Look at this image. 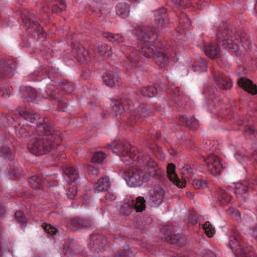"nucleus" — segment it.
<instances>
[{
  "mask_svg": "<svg viewBox=\"0 0 257 257\" xmlns=\"http://www.w3.org/2000/svg\"><path fill=\"white\" fill-rule=\"evenodd\" d=\"M63 89L67 92H71L73 91L74 87L70 83H66L64 85Z\"/></svg>",
  "mask_w": 257,
  "mask_h": 257,
  "instance_id": "61",
  "label": "nucleus"
},
{
  "mask_svg": "<svg viewBox=\"0 0 257 257\" xmlns=\"http://www.w3.org/2000/svg\"><path fill=\"white\" fill-rule=\"evenodd\" d=\"M82 55L83 58V63L88 64L91 60V57L89 54V51L87 49H84Z\"/></svg>",
  "mask_w": 257,
  "mask_h": 257,
  "instance_id": "53",
  "label": "nucleus"
},
{
  "mask_svg": "<svg viewBox=\"0 0 257 257\" xmlns=\"http://www.w3.org/2000/svg\"><path fill=\"white\" fill-rule=\"evenodd\" d=\"M125 63L126 64V69L132 70L138 66L139 64V57L137 56L130 55L126 57Z\"/></svg>",
  "mask_w": 257,
  "mask_h": 257,
  "instance_id": "34",
  "label": "nucleus"
},
{
  "mask_svg": "<svg viewBox=\"0 0 257 257\" xmlns=\"http://www.w3.org/2000/svg\"><path fill=\"white\" fill-rule=\"evenodd\" d=\"M106 154L102 152H96L92 158V162L95 163H101L106 158Z\"/></svg>",
  "mask_w": 257,
  "mask_h": 257,
  "instance_id": "43",
  "label": "nucleus"
},
{
  "mask_svg": "<svg viewBox=\"0 0 257 257\" xmlns=\"http://www.w3.org/2000/svg\"><path fill=\"white\" fill-rule=\"evenodd\" d=\"M102 35L109 41L116 44L123 43L124 41L123 37L118 34H114L110 32H103Z\"/></svg>",
  "mask_w": 257,
  "mask_h": 257,
  "instance_id": "29",
  "label": "nucleus"
},
{
  "mask_svg": "<svg viewBox=\"0 0 257 257\" xmlns=\"http://www.w3.org/2000/svg\"><path fill=\"white\" fill-rule=\"evenodd\" d=\"M20 90L23 97H24L28 102L32 101L37 97V92L36 90L32 87L24 86L21 87Z\"/></svg>",
  "mask_w": 257,
  "mask_h": 257,
  "instance_id": "24",
  "label": "nucleus"
},
{
  "mask_svg": "<svg viewBox=\"0 0 257 257\" xmlns=\"http://www.w3.org/2000/svg\"><path fill=\"white\" fill-rule=\"evenodd\" d=\"M217 89L213 86H208L205 88L203 93L208 97V101H212L215 98L214 93Z\"/></svg>",
  "mask_w": 257,
  "mask_h": 257,
  "instance_id": "42",
  "label": "nucleus"
},
{
  "mask_svg": "<svg viewBox=\"0 0 257 257\" xmlns=\"http://www.w3.org/2000/svg\"><path fill=\"white\" fill-rule=\"evenodd\" d=\"M32 132L31 128L28 126H22L20 128L16 130V133L18 136L23 139H25L30 136Z\"/></svg>",
  "mask_w": 257,
  "mask_h": 257,
  "instance_id": "37",
  "label": "nucleus"
},
{
  "mask_svg": "<svg viewBox=\"0 0 257 257\" xmlns=\"http://www.w3.org/2000/svg\"><path fill=\"white\" fill-rule=\"evenodd\" d=\"M234 34L229 29H220L216 34V41L225 49L229 50L236 56L240 55L242 51L238 43H234Z\"/></svg>",
  "mask_w": 257,
  "mask_h": 257,
  "instance_id": "3",
  "label": "nucleus"
},
{
  "mask_svg": "<svg viewBox=\"0 0 257 257\" xmlns=\"http://www.w3.org/2000/svg\"><path fill=\"white\" fill-rule=\"evenodd\" d=\"M88 171L89 175L92 178H95L99 174V171L97 168L95 167H93L91 165H89L88 166Z\"/></svg>",
  "mask_w": 257,
  "mask_h": 257,
  "instance_id": "51",
  "label": "nucleus"
},
{
  "mask_svg": "<svg viewBox=\"0 0 257 257\" xmlns=\"http://www.w3.org/2000/svg\"><path fill=\"white\" fill-rule=\"evenodd\" d=\"M195 65L197 68L195 70L200 72L206 71L207 64L202 58H200L196 60L195 62Z\"/></svg>",
  "mask_w": 257,
  "mask_h": 257,
  "instance_id": "40",
  "label": "nucleus"
},
{
  "mask_svg": "<svg viewBox=\"0 0 257 257\" xmlns=\"http://www.w3.org/2000/svg\"><path fill=\"white\" fill-rule=\"evenodd\" d=\"M153 59L155 60L156 64L163 68L169 63L170 57L166 52L156 51Z\"/></svg>",
  "mask_w": 257,
  "mask_h": 257,
  "instance_id": "20",
  "label": "nucleus"
},
{
  "mask_svg": "<svg viewBox=\"0 0 257 257\" xmlns=\"http://www.w3.org/2000/svg\"><path fill=\"white\" fill-rule=\"evenodd\" d=\"M46 92L48 96L50 97V98H56V93L53 89H51L50 88H47L46 90Z\"/></svg>",
  "mask_w": 257,
  "mask_h": 257,
  "instance_id": "59",
  "label": "nucleus"
},
{
  "mask_svg": "<svg viewBox=\"0 0 257 257\" xmlns=\"http://www.w3.org/2000/svg\"><path fill=\"white\" fill-rule=\"evenodd\" d=\"M219 194L222 197V198L225 199L227 201L230 200V196L224 189H220L219 190Z\"/></svg>",
  "mask_w": 257,
  "mask_h": 257,
  "instance_id": "58",
  "label": "nucleus"
},
{
  "mask_svg": "<svg viewBox=\"0 0 257 257\" xmlns=\"http://www.w3.org/2000/svg\"><path fill=\"white\" fill-rule=\"evenodd\" d=\"M139 107V115L140 116L146 117L152 113V111L150 110V107L147 104H141Z\"/></svg>",
  "mask_w": 257,
  "mask_h": 257,
  "instance_id": "41",
  "label": "nucleus"
},
{
  "mask_svg": "<svg viewBox=\"0 0 257 257\" xmlns=\"http://www.w3.org/2000/svg\"><path fill=\"white\" fill-rule=\"evenodd\" d=\"M63 176L68 182L71 183L78 178L79 174L72 167H68L63 170Z\"/></svg>",
  "mask_w": 257,
  "mask_h": 257,
  "instance_id": "23",
  "label": "nucleus"
},
{
  "mask_svg": "<svg viewBox=\"0 0 257 257\" xmlns=\"http://www.w3.org/2000/svg\"><path fill=\"white\" fill-rule=\"evenodd\" d=\"M211 74L213 80L218 87L222 90H230L232 86L231 79L219 70L213 68Z\"/></svg>",
  "mask_w": 257,
  "mask_h": 257,
  "instance_id": "5",
  "label": "nucleus"
},
{
  "mask_svg": "<svg viewBox=\"0 0 257 257\" xmlns=\"http://www.w3.org/2000/svg\"><path fill=\"white\" fill-rule=\"evenodd\" d=\"M91 11L98 17H101L103 15V9L99 7H92Z\"/></svg>",
  "mask_w": 257,
  "mask_h": 257,
  "instance_id": "55",
  "label": "nucleus"
},
{
  "mask_svg": "<svg viewBox=\"0 0 257 257\" xmlns=\"http://www.w3.org/2000/svg\"><path fill=\"white\" fill-rule=\"evenodd\" d=\"M146 207V200L144 197L139 196L136 198L134 208L137 212H143Z\"/></svg>",
  "mask_w": 257,
  "mask_h": 257,
  "instance_id": "36",
  "label": "nucleus"
},
{
  "mask_svg": "<svg viewBox=\"0 0 257 257\" xmlns=\"http://www.w3.org/2000/svg\"><path fill=\"white\" fill-rule=\"evenodd\" d=\"M144 175H146V182L148 181L151 177L160 180L164 176L163 171L161 168L157 166L155 168H148L147 172H144Z\"/></svg>",
  "mask_w": 257,
  "mask_h": 257,
  "instance_id": "22",
  "label": "nucleus"
},
{
  "mask_svg": "<svg viewBox=\"0 0 257 257\" xmlns=\"http://www.w3.org/2000/svg\"><path fill=\"white\" fill-rule=\"evenodd\" d=\"M165 240L170 244H181L184 240V237L179 233L170 232L165 235Z\"/></svg>",
  "mask_w": 257,
  "mask_h": 257,
  "instance_id": "26",
  "label": "nucleus"
},
{
  "mask_svg": "<svg viewBox=\"0 0 257 257\" xmlns=\"http://www.w3.org/2000/svg\"><path fill=\"white\" fill-rule=\"evenodd\" d=\"M15 218L18 222H19L23 226H26V218L24 213L21 211H18L15 212Z\"/></svg>",
  "mask_w": 257,
  "mask_h": 257,
  "instance_id": "46",
  "label": "nucleus"
},
{
  "mask_svg": "<svg viewBox=\"0 0 257 257\" xmlns=\"http://www.w3.org/2000/svg\"><path fill=\"white\" fill-rule=\"evenodd\" d=\"M26 31L31 34L35 39L42 41L45 40L46 34L43 28L38 23L32 21L30 19L27 18L24 20Z\"/></svg>",
  "mask_w": 257,
  "mask_h": 257,
  "instance_id": "6",
  "label": "nucleus"
},
{
  "mask_svg": "<svg viewBox=\"0 0 257 257\" xmlns=\"http://www.w3.org/2000/svg\"><path fill=\"white\" fill-rule=\"evenodd\" d=\"M204 51L205 55L211 59H217L220 57V50L217 45L212 43L206 44Z\"/></svg>",
  "mask_w": 257,
  "mask_h": 257,
  "instance_id": "18",
  "label": "nucleus"
},
{
  "mask_svg": "<svg viewBox=\"0 0 257 257\" xmlns=\"http://www.w3.org/2000/svg\"><path fill=\"white\" fill-rule=\"evenodd\" d=\"M124 177L128 186L134 187L140 186L147 180L144 172L138 167H132L125 170Z\"/></svg>",
  "mask_w": 257,
  "mask_h": 257,
  "instance_id": "4",
  "label": "nucleus"
},
{
  "mask_svg": "<svg viewBox=\"0 0 257 257\" xmlns=\"http://www.w3.org/2000/svg\"><path fill=\"white\" fill-rule=\"evenodd\" d=\"M111 46L106 44H99L97 46V53L101 56L109 57L111 55Z\"/></svg>",
  "mask_w": 257,
  "mask_h": 257,
  "instance_id": "31",
  "label": "nucleus"
},
{
  "mask_svg": "<svg viewBox=\"0 0 257 257\" xmlns=\"http://www.w3.org/2000/svg\"><path fill=\"white\" fill-rule=\"evenodd\" d=\"M134 206L128 203H125L120 208L119 212L123 215L128 216L132 212Z\"/></svg>",
  "mask_w": 257,
  "mask_h": 257,
  "instance_id": "39",
  "label": "nucleus"
},
{
  "mask_svg": "<svg viewBox=\"0 0 257 257\" xmlns=\"http://www.w3.org/2000/svg\"><path fill=\"white\" fill-rule=\"evenodd\" d=\"M142 95L145 97H154L157 95V88L154 86L144 87L141 89Z\"/></svg>",
  "mask_w": 257,
  "mask_h": 257,
  "instance_id": "32",
  "label": "nucleus"
},
{
  "mask_svg": "<svg viewBox=\"0 0 257 257\" xmlns=\"http://www.w3.org/2000/svg\"><path fill=\"white\" fill-rule=\"evenodd\" d=\"M113 104L112 105V109L114 112L115 115L123 113L125 111V109H128V107H127L125 103L128 105H131L133 102L132 100L129 98H125L124 100L122 99H115L111 100Z\"/></svg>",
  "mask_w": 257,
  "mask_h": 257,
  "instance_id": "13",
  "label": "nucleus"
},
{
  "mask_svg": "<svg viewBox=\"0 0 257 257\" xmlns=\"http://www.w3.org/2000/svg\"><path fill=\"white\" fill-rule=\"evenodd\" d=\"M107 240L101 235H93L91 236L90 245L93 249L98 252L103 249L106 244Z\"/></svg>",
  "mask_w": 257,
  "mask_h": 257,
  "instance_id": "16",
  "label": "nucleus"
},
{
  "mask_svg": "<svg viewBox=\"0 0 257 257\" xmlns=\"http://www.w3.org/2000/svg\"><path fill=\"white\" fill-rule=\"evenodd\" d=\"M122 251H118L113 257H132L133 254V250L130 247L127 243H125L122 247Z\"/></svg>",
  "mask_w": 257,
  "mask_h": 257,
  "instance_id": "35",
  "label": "nucleus"
},
{
  "mask_svg": "<svg viewBox=\"0 0 257 257\" xmlns=\"http://www.w3.org/2000/svg\"><path fill=\"white\" fill-rule=\"evenodd\" d=\"M234 43H238L240 48V54L244 51H247L251 48V44L249 36L245 33H237L234 35Z\"/></svg>",
  "mask_w": 257,
  "mask_h": 257,
  "instance_id": "11",
  "label": "nucleus"
},
{
  "mask_svg": "<svg viewBox=\"0 0 257 257\" xmlns=\"http://www.w3.org/2000/svg\"><path fill=\"white\" fill-rule=\"evenodd\" d=\"M116 14L122 18L128 17L130 13V6L125 3L118 4L116 7Z\"/></svg>",
  "mask_w": 257,
  "mask_h": 257,
  "instance_id": "27",
  "label": "nucleus"
},
{
  "mask_svg": "<svg viewBox=\"0 0 257 257\" xmlns=\"http://www.w3.org/2000/svg\"><path fill=\"white\" fill-rule=\"evenodd\" d=\"M245 132L249 135H251L254 133L255 129L253 126H245Z\"/></svg>",
  "mask_w": 257,
  "mask_h": 257,
  "instance_id": "64",
  "label": "nucleus"
},
{
  "mask_svg": "<svg viewBox=\"0 0 257 257\" xmlns=\"http://www.w3.org/2000/svg\"><path fill=\"white\" fill-rule=\"evenodd\" d=\"M36 132L37 136L28 144L29 151L36 156L53 153L58 149L62 141L61 132L47 123L39 121Z\"/></svg>",
  "mask_w": 257,
  "mask_h": 257,
  "instance_id": "1",
  "label": "nucleus"
},
{
  "mask_svg": "<svg viewBox=\"0 0 257 257\" xmlns=\"http://www.w3.org/2000/svg\"><path fill=\"white\" fill-rule=\"evenodd\" d=\"M189 221L193 224L198 223V217L193 214H190L189 216Z\"/></svg>",
  "mask_w": 257,
  "mask_h": 257,
  "instance_id": "62",
  "label": "nucleus"
},
{
  "mask_svg": "<svg viewBox=\"0 0 257 257\" xmlns=\"http://www.w3.org/2000/svg\"><path fill=\"white\" fill-rule=\"evenodd\" d=\"M204 162L208 167V171L214 176L220 174L222 169V164L220 159L217 156L211 154L207 158L204 159Z\"/></svg>",
  "mask_w": 257,
  "mask_h": 257,
  "instance_id": "7",
  "label": "nucleus"
},
{
  "mask_svg": "<svg viewBox=\"0 0 257 257\" xmlns=\"http://www.w3.org/2000/svg\"><path fill=\"white\" fill-rule=\"evenodd\" d=\"M235 189L237 193L240 194H243L248 191V187L242 183L238 182L235 184Z\"/></svg>",
  "mask_w": 257,
  "mask_h": 257,
  "instance_id": "48",
  "label": "nucleus"
},
{
  "mask_svg": "<svg viewBox=\"0 0 257 257\" xmlns=\"http://www.w3.org/2000/svg\"><path fill=\"white\" fill-rule=\"evenodd\" d=\"M103 79L105 85L110 87H112L114 86H119L121 84L120 78L111 73L107 72L104 73Z\"/></svg>",
  "mask_w": 257,
  "mask_h": 257,
  "instance_id": "21",
  "label": "nucleus"
},
{
  "mask_svg": "<svg viewBox=\"0 0 257 257\" xmlns=\"http://www.w3.org/2000/svg\"><path fill=\"white\" fill-rule=\"evenodd\" d=\"M165 191L164 189L158 186L155 187L150 192L149 202L152 207H157L162 202L164 199Z\"/></svg>",
  "mask_w": 257,
  "mask_h": 257,
  "instance_id": "9",
  "label": "nucleus"
},
{
  "mask_svg": "<svg viewBox=\"0 0 257 257\" xmlns=\"http://www.w3.org/2000/svg\"><path fill=\"white\" fill-rule=\"evenodd\" d=\"M92 226V223L91 220L89 219L84 218L81 221V227L86 228L91 227Z\"/></svg>",
  "mask_w": 257,
  "mask_h": 257,
  "instance_id": "57",
  "label": "nucleus"
},
{
  "mask_svg": "<svg viewBox=\"0 0 257 257\" xmlns=\"http://www.w3.org/2000/svg\"><path fill=\"white\" fill-rule=\"evenodd\" d=\"M67 227L73 231H77L80 227V220L79 218L72 219L67 224Z\"/></svg>",
  "mask_w": 257,
  "mask_h": 257,
  "instance_id": "38",
  "label": "nucleus"
},
{
  "mask_svg": "<svg viewBox=\"0 0 257 257\" xmlns=\"http://www.w3.org/2000/svg\"><path fill=\"white\" fill-rule=\"evenodd\" d=\"M248 153L246 151L239 150L236 152L235 154V157L237 159H240L243 158H248Z\"/></svg>",
  "mask_w": 257,
  "mask_h": 257,
  "instance_id": "54",
  "label": "nucleus"
},
{
  "mask_svg": "<svg viewBox=\"0 0 257 257\" xmlns=\"http://www.w3.org/2000/svg\"><path fill=\"white\" fill-rule=\"evenodd\" d=\"M17 64L13 60L0 62V77H10L14 73Z\"/></svg>",
  "mask_w": 257,
  "mask_h": 257,
  "instance_id": "12",
  "label": "nucleus"
},
{
  "mask_svg": "<svg viewBox=\"0 0 257 257\" xmlns=\"http://www.w3.org/2000/svg\"><path fill=\"white\" fill-rule=\"evenodd\" d=\"M156 52V51H155L152 47L148 44H145L142 46L141 49L140 50V52L142 55L149 58H153Z\"/></svg>",
  "mask_w": 257,
  "mask_h": 257,
  "instance_id": "33",
  "label": "nucleus"
},
{
  "mask_svg": "<svg viewBox=\"0 0 257 257\" xmlns=\"http://www.w3.org/2000/svg\"><path fill=\"white\" fill-rule=\"evenodd\" d=\"M231 217L234 220L238 221L241 220L240 213L237 210H235L231 212Z\"/></svg>",
  "mask_w": 257,
  "mask_h": 257,
  "instance_id": "56",
  "label": "nucleus"
},
{
  "mask_svg": "<svg viewBox=\"0 0 257 257\" xmlns=\"http://www.w3.org/2000/svg\"><path fill=\"white\" fill-rule=\"evenodd\" d=\"M203 228L205 230L206 234L209 237H212L215 232V228L209 221H207L204 223Z\"/></svg>",
  "mask_w": 257,
  "mask_h": 257,
  "instance_id": "45",
  "label": "nucleus"
},
{
  "mask_svg": "<svg viewBox=\"0 0 257 257\" xmlns=\"http://www.w3.org/2000/svg\"><path fill=\"white\" fill-rule=\"evenodd\" d=\"M132 148L129 144L120 143L114 147L113 151L117 154H121L122 156H128L134 159L135 154L132 152Z\"/></svg>",
  "mask_w": 257,
  "mask_h": 257,
  "instance_id": "17",
  "label": "nucleus"
},
{
  "mask_svg": "<svg viewBox=\"0 0 257 257\" xmlns=\"http://www.w3.org/2000/svg\"><path fill=\"white\" fill-rule=\"evenodd\" d=\"M155 23L160 29L168 27L170 23L167 10L162 8L155 11Z\"/></svg>",
  "mask_w": 257,
  "mask_h": 257,
  "instance_id": "10",
  "label": "nucleus"
},
{
  "mask_svg": "<svg viewBox=\"0 0 257 257\" xmlns=\"http://www.w3.org/2000/svg\"><path fill=\"white\" fill-rule=\"evenodd\" d=\"M176 5L183 9H185L191 6V0H171Z\"/></svg>",
  "mask_w": 257,
  "mask_h": 257,
  "instance_id": "47",
  "label": "nucleus"
},
{
  "mask_svg": "<svg viewBox=\"0 0 257 257\" xmlns=\"http://www.w3.org/2000/svg\"><path fill=\"white\" fill-rule=\"evenodd\" d=\"M19 114L25 120L31 123L38 122L40 120L41 117L40 114L28 111H19Z\"/></svg>",
  "mask_w": 257,
  "mask_h": 257,
  "instance_id": "28",
  "label": "nucleus"
},
{
  "mask_svg": "<svg viewBox=\"0 0 257 257\" xmlns=\"http://www.w3.org/2000/svg\"><path fill=\"white\" fill-rule=\"evenodd\" d=\"M228 246L237 257H256L252 246L244 243L242 235L235 227L231 229Z\"/></svg>",
  "mask_w": 257,
  "mask_h": 257,
  "instance_id": "2",
  "label": "nucleus"
},
{
  "mask_svg": "<svg viewBox=\"0 0 257 257\" xmlns=\"http://www.w3.org/2000/svg\"><path fill=\"white\" fill-rule=\"evenodd\" d=\"M180 120L189 128L195 129L198 126L197 120L193 117L189 118L183 115L180 117Z\"/></svg>",
  "mask_w": 257,
  "mask_h": 257,
  "instance_id": "30",
  "label": "nucleus"
},
{
  "mask_svg": "<svg viewBox=\"0 0 257 257\" xmlns=\"http://www.w3.org/2000/svg\"><path fill=\"white\" fill-rule=\"evenodd\" d=\"M30 184L31 187L35 189H40L43 188L47 184L46 180L43 176H32L29 180Z\"/></svg>",
  "mask_w": 257,
  "mask_h": 257,
  "instance_id": "25",
  "label": "nucleus"
},
{
  "mask_svg": "<svg viewBox=\"0 0 257 257\" xmlns=\"http://www.w3.org/2000/svg\"><path fill=\"white\" fill-rule=\"evenodd\" d=\"M136 35L138 39L149 42L157 40L158 34L156 29L153 27H143L136 30Z\"/></svg>",
  "mask_w": 257,
  "mask_h": 257,
  "instance_id": "8",
  "label": "nucleus"
},
{
  "mask_svg": "<svg viewBox=\"0 0 257 257\" xmlns=\"http://www.w3.org/2000/svg\"><path fill=\"white\" fill-rule=\"evenodd\" d=\"M93 185L95 191H106L110 186L109 178L107 176H103L95 182Z\"/></svg>",
  "mask_w": 257,
  "mask_h": 257,
  "instance_id": "19",
  "label": "nucleus"
},
{
  "mask_svg": "<svg viewBox=\"0 0 257 257\" xmlns=\"http://www.w3.org/2000/svg\"><path fill=\"white\" fill-rule=\"evenodd\" d=\"M146 166L148 168H155L158 166L156 161L151 158L149 156H147L145 158Z\"/></svg>",
  "mask_w": 257,
  "mask_h": 257,
  "instance_id": "50",
  "label": "nucleus"
},
{
  "mask_svg": "<svg viewBox=\"0 0 257 257\" xmlns=\"http://www.w3.org/2000/svg\"><path fill=\"white\" fill-rule=\"evenodd\" d=\"M43 227L47 232L52 235L55 234L57 231V229L51 224H44Z\"/></svg>",
  "mask_w": 257,
  "mask_h": 257,
  "instance_id": "52",
  "label": "nucleus"
},
{
  "mask_svg": "<svg viewBox=\"0 0 257 257\" xmlns=\"http://www.w3.org/2000/svg\"><path fill=\"white\" fill-rule=\"evenodd\" d=\"M90 189L86 190V192L84 194L83 199L85 201V204H87V200H89L91 197L92 193Z\"/></svg>",
  "mask_w": 257,
  "mask_h": 257,
  "instance_id": "60",
  "label": "nucleus"
},
{
  "mask_svg": "<svg viewBox=\"0 0 257 257\" xmlns=\"http://www.w3.org/2000/svg\"><path fill=\"white\" fill-rule=\"evenodd\" d=\"M238 86L249 93L254 95L257 93V87L252 81L245 77L240 78L237 82Z\"/></svg>",
  "mask_w": 257,
  "mask_h": 257,
  "instance_id": "15",
  "label": "nucleus"
},
{
  "mask_svg": "<svg viewBox=\"0 0 257 257\" xmlns=\"http://www.w3.org/2000/svg\"><path fill=\"white\" fill-rule=\"evenodd\" d=\"M203 257H216V254L211 250H205L203 253Z\"/></svg>",
  "mask_w": 257,
  "mask_h": 257,
  "instance_id": "63",
  "label": "nucleus"
},
{
  "mask_svg": "<svg viewBox=\"0 0 257 257\" xmlns=\"http://www.w3.org/2000/svg\"><path fill=\"white\" fill-rule=\"evenodd\" d=\"M192 185L195 189H203L207 187V181L194 179L192 182Z\"/></svg>",
  "mask_w": 257,
  "mask_h": 257,
  "instance_id": "44",
  "label": "nucleus"
},
{
  "mask_svg": "<svg viewBox=\"0 0 257 257\" xmlns=\"http://www.w3.org/2000/svg\"><path fill=\"white\" fill-rule=\"evenodd\" d=\"M175 165L173 163H170L168 165L167 173L169 180L176 185L178 187L183 188L186 186V181L185 180L181 181L179 179L177 175L175 173Z\"/></svg>",
  "mask_w": 257,
  "mask_h": 257,
  "instance_id": "14",
  "label": "nucleus"
},
{
  "mask_svg": "<svg viewBox=\"0 0 257 257\" xmlns=\"http://www.w3.org/2000/svg\"><path fill=\"white\" fill-rule=\"evenodd\" d=\"M181 173L182 174V177L184 178L185 175V177H187V175H189L191 174H194V173L193 172V170L192 168H191V166L186 164L181 169Z\"/></svg>",
  "mask_w": 257,
  "mask_h": 257,
  "instance_id": "49",
  "label": "nucleus"
}]
</instances>
